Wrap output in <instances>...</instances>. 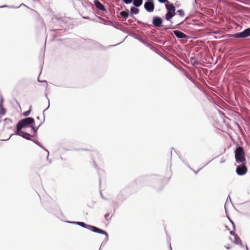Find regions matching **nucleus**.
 Instances as JSON below:
<instances>
[{
  "instance_id": "f257e3e1",
  "label": "nucleus",
  "mask_w": 250,
  "mask_h": 250,
  "mask_svg": "<svg viewBox=\"0 0 250 250\" xmlns=\"http://www.w3.org/2000/svg\"><path fill=\"white\" fill-rule=\"evenodd\" d=\"M70 223L75 224L84 228H86L92 232L105 235L106 236L107 239H108V235L107 233L104 230L99 229L95 226L87 225L85 223L81 222H72Z\"/></svg>"
},
{
  "instance_id": "f03ea898",
  "label": "nucleus",
  "mask_w": 250,
  "mask_h": 250,
  "mask_svg": "<svg viewBox=\"0 0 250 250\" xmlns=\"http://www.w3.org/2000/svg\"><path fill=\"white\" fill-rule=\"evenodd\" d=\"M235 158L237 163L246 162L245 153L242 147L238 146L236 148L235 150Z\"/></svg>"
},
{
  "instance_id": "7ed1b4c3",
  "label": "nucleus",
  "mask_w": 250,
  "mask_h": 250,
  "mask_svg": "<svg viewBox=\"0 0 250 250\" xmlns=\"http://www.w3.org/2000/svg\"><path fill=\"white\" fill-rule=\"evenodd\" d=\"M35 121L33 118L27 117L20 121L17 125V129H21L22 128L30 126L34 123Z\"/></svg>"
},
{
  "instance_id": "20e7f679",
  "label": "nucleus",
  "mask_w": 250,
  "mask_h": 250,
  "mask_svg": "<svg viewBox=\"0 0 250 250\" xmlns=\"http://www.w3.org/2000/svg\"><path fill=\"white\" fill-rule=\"evenodd\" d=\"M230 37L236 38H245L250 36V28L245 29L244 31L230 35Z\"/></svg>"
},
{
  "instance_id": "39448f33",
  "label": "nucleus",
  "mask_w": 250,
  "mask_h": 250,
  "mask_svg": "<svg viewBox=\"0 0 250 250\" xmlns=\"http://www.w3.org/2000/svg\"><path fill=\"white\" fill-rule=\"evenodd\" d=\"M241 165H239L237 167L236 169V172L239 175H243L245 174L248 171L247 167H246V162L245 163H241Z\"/></svg>"
},
{
  "instance_id": "423d86ee",
  "label": "nucleus",
  "mask_w": 250,
  "mask_h": 250,
  "mask_svg": "<svg viewBox=\"0 0 250 250\" xmlns=\"http://www.w3.org/2000/svg\"><path fill=\"white\" fill-rule=\"evenodd\" d=\"M152 23L154 26L156 27H160L161 26H163L165 29L169 28V27L167 26L164 24L162 25V19L159 17H154L152 20Z\"/></svg>"
},
{
  "instance_id": "0eeeda50",
  "label": "nucleus",
  "mask_w": 250,
  "mask_h": 250,
  "mask_svg": "<svg viewBox=\"0 0 250 250\" xmlns=\"http://www.w3.org/2000/svg\"><path fill=\"white\" fill-rule=\"evenodd\" d=\"M230 234L232 236L229 239L236 244H242V242L238 236L232 231H230Z\"/></svg>"
},
{
  "instance_id": "6e6552de",
  "label": "nucleus",
  "mask_w": 250,
  "mask_h": 250,
  "mask_svg": "<svg viewBox=\"0 0 250 250\" xmlns=\"http://www.w3.org/2000/svg\"><path fill=\"white\" fill-rule=\"evenodd\" d=\"M16 134L20 136H21L22 137L28 140H31V139L30 138V136L31 135L27 132H23L21 131V129H17Z\"/></svg>"
},
{
  "instance_id": "1a4fd4ad",
  "label": "nucleus",
  "mask_w": 250,
  "mask_h": 250,
  "mask_svg": "<svg viewBox=\"0 0 250 250\" xmlns=\"http://www.w3.org/2000/svg\"><path fill=\"white\" fill-rule=\"evenodd\" d=\"M144 7L146 11L151 12L154 10V5L152 1H149L145 2Z\"/></svg>"
},
{
  "instance_id": "9d476101",
  "label": "nucleus",
  "mask_w": 250,
  "mask_h": 250,
  "mask_svg": "<svg viewBox=\"0 0 250 250\" xmlns=\"http://www.w3.org/2000/svg\"><path fill=\"white\" fill-rule=\"evenodd\" d=\"M94 4L96 7L99 10L102 11H105L106 10L103 4H102L99 0H94Z\"/></svg>"
},
{
  "instance_id": "9b49d317",
  "label": "nucleus",
  "mask_w": 250,
  "mask_h": 250,
  "mask_svg": "<svg viewBox=\"0 0 250 250\" xmlns=\"http://www.w3.org/2000/svg\"><path fill=\"white\" fill-rule=\"evenodd\" d=\"M174 35L178 38L182 39L187 37L186 35L179 30L174 31Z\"/></svg>"
},
{
  "instance_id": "f8f14e48",
  "label": "nucleus",
  "mask_w": 250,
  "mask_h": 250,
  "mask_svg": "<svg viewBox=\"0 0 250 250\" xmlns=\"http://www.w3.org/2000/svg\"><path fill=\"white\" fill-rule=\"evenodd\" d=\"M166 7L167 10V12L175 13V8L173 4H166Z\"/></svg>"
},
{
  "instance_id": "ddd939ff",
  "label": "nucleus",
  "mask_w": 250,
  "mask_h": 250,
  "mask_svg": "<svg viewBox=\"0 0 250 250\" xmlns=\"http://www.w3.org/2000/svg\"><path fill=\"white\" fill-rule=\"evenodd\" d=\"M190 63L194 66H196L199 63L198 60L194 57H191L190 58Z\"/></svg>"
},
{
  "instance_id": "4468645a",
  "label": "nucleus",
  "mask_w": 250,
  "mask_h": 250,
  "mask_svg": "<svg viewBox=\"0 0 250 250\" xmlns=\"http://www.w3.org/2000/svg\"><path fill=\"white\" fill-rule=\"evenodd\" d=\"M175 13L167 12L166 15V19L167 21H169L175 15Z\"/></svg>"
},
{
  "instance_id": "2eb2a0df",
  "label": "nucleus",
  "mask_w": 250,
  "mask_h": 250,
  "mask_svg": "<svg viewBox=\"0 0 250 250\" xmlns=\"http://www.w3.org/2000/svg\"><path fill=\"white\" fill-rule=\"evenodd\" d=\"M143 3V0H134L133 4L136 7H140Z\"/></svg>"
},
{
  "instance_id": "dca6fc26",
  "label": "nucleus",
  "mask_w": 250,
  "mask_h": 250,
  "mask_svg": "<svg viewBox=\"0 0 250 250\" xmlns=\"http://www.w3.org/2000/svg\"><path fill=\"white\" fill-rule=\"evenodd\" d=\"M120 15L124 18H127L128 17L129 13L128 10L122 11L120 12Z\"/></svg>"
},
{
  "instance_id": "f3484780",
  "label": "nucleus",
  "mask_w": 250,
  "mask_h": 250,
  "mask_svg": "<svg viewBox=\"0 0 250 250\" xmlns=\"http://www.w3.org/2000/svg\"><path fill=\"white\" fill-rule=\"evenodd\" d=\"M130 12L132 14H137L139 12V10L135 7H132L130 9Z\"/></svg>"
},
{
  "instance_id": "a211bd4d",
  "label": "nucleus",
  "mask_w": 250,
  "mask_h": 250,
  "mask_svg": "<svg viewBox=\"0 0 250 250\" xmlns=\"http://www.w3.org/2000/svg\"><path fill=\"white\" fill-rule=\"evenodd\" d=\"M35 144H36L37 145H38L39 146H40L41 147H42V149H43L45 151H46V152L47 153V158H48V156H49V151L46 150V149H45L41 144L40 143L36 141V140H32Z\"/></svg>"
},
{
  "instance_id": "6ab92c4d",
  "label": "nucleus",
  "mask_w": 250,
  "mask_h": 250,
  "mask_svg": "<svg viewBox=\"0 0 250 250\" xmlns=\"http://www.w3.org/2000/svg\"><path fill=\"white\" fill-rule=\"evenodd\" d=\"M22 5L25 6V4L22 3L20 5V6H19L18 7H14L13 6H9V5H2V6H0V8L9 7V8H18L19 7H20L21 6H22Z\"/></svg>"
},
{
  "instance_id": "aec40b11",
  "label": "nucleus",
  "mask_w": 250,
  "mask_h": 250,
  "mask_svg": "<svg viewBox=\"0 0 250 250\" xmlns=\"http://www.w3.org/2000/svg\"><path fill=\"white\" fill-rule=\"evenodd\" d=\"M39 126H40V125H39V126L37 127H35L33 126H31V130L32 132H33L34 135L36 133Z\"/></svg>"
},
{
  "instance_id": "412c9836",
  "label": "nucleus",
  "mask_w": 250,
  "mask_h": 250,
  "mask_svg": "<svg viewBox=\"0 0 250 250\" xmlns=\"http://www.w3.org/2000/svg\"><path fill=\"white\" fill-rule=\"evenodd\" d=\"M0 112H1V114H2V115H4L5 113V110L4 109V108L3 107H2V101L1 102V103H0Z\"/></svg>"
},
{
  "instance_id": "4be33fe9",
  "label": "nucleus",
  "mask_w": 250,
  "mask_h": 250,
  "mask_svg": "<svg viewBox=\"0 0 250 250\" xmlns=\"http://www.w3.org/2000/svg\"><path fill=\"white\" fill-rule=\"evenodd\" d=\"M30 112H31V109H29L28 111L23 112V115L24 116H27L30 114Z\"/></svg>"
},
{
  "instance_id": "5701e85b",
  "label": "nucleus",
  "mask_w": 250,
  "mask_h": 250,
  "mask_svg": "<svg viewBox=\"0 0 250 250\" xmlns=\"http://www.w3.org/2000/svg\"><path fill=\"white\" fill-rule=\"evenodd\" d=\"M177 13L180 16H183L184 14V11L182 10H179L177 11Z\"/></svg>"
},
{
  "instance_id": "b1692460",
  "label": "nucleus",
  "mask_w": 250,
  "mask_h": 250,
  "mask_svg": "<svg viewBox=\"0 0 250 250\" xmlns=\"http://www.w3.org/2000/svg\"><path fill=\"white\" fill-rule=\"evenodd\" d=\"M123 1L126 4L131 3L133 0H123Z\"/></svg>"
},
{
  "instance_id": "393cba45",
  "label": "nucleus",
  "mask_w": 250,
  "mask_h": 250,
  "mask_svg": "<svg viewBox=\"0 0 250 250\" xmlns=\"http://www.w3.org/2000/svg\"><path fill=\"white\" fill-rule=\"evenodd\" d=\"M47 99H48V105L47 106V107L43 111V113H44V112L47 109H48L49 107V106H50V103H49V99L47 97Z\"/></svg>"
},
{
  "instance_id": "a878e982",
  "label": "nucleus",
  "mask_w": 250,
  "mask_h": 250,
  "mask_svg": "<svg viewBox=\"0 0 250 250\" xmlns=\"http://www.w3.org/2000/svg\"><path fill=\"white\" fill-rule=\"evenodd\" d=\"M160 3H165L167 1V0H158Z\"/></svg>"
},
{
  "instance_id": "bb28decb",
  "label": "nucleus",
  "mask_w": 250,
  "mask_h": 250,
  "mask_svg": "<svg viewBox=\"0 0 250 250\" xmlns=\"http://www.w3.org/2000/svg\"><path fill=\"white\" fill-rule=\"evenodd\" d=\"M108 216H109V214H106L104 216L107 219V217H108Z\"/></svg>"
},
{
  "instance_id": "cd10ccee",
  "label": "nucleus",
  "mask_w": 250,
  "mask_h": 250,
  "mask_svg": "<svg viewBox=\"0 0 250 250\" xmlns=\"http://www.w3.org/2000/svg\"><path fill=\"white\" fill-rule=\"evenodd\" d=\"M225 247L226 248V249H229L230 248V247L229 246H225Z\"/></svg>"
},
{
  "instance_id": "c85d7f7f",
  "label": "nucleus",
  "mask_w": 250,
  "mask_h": 250,
  "mask_svg": "<svg viewBox=\"0 0 250 250\" xmlns=\"http://www.w3.org/2000/svg\"><path fill=\"white\" fill-rule=\"evenodd\" d=\"M185 76H186V77H188V74H187V73H186V72H185Z\"/></svg>"
},
{
  "instance_id": "c756f323",
  "label": "nucleus",
  "mask_w": 250,
  "mask_h": 250,
  "mask_svg": "<svg viewBox=\"0 0 250 250\" xmlns=\"http://www.w3.org/2000/svg\"><path fill=\"white\" fill-rule=\"evenodd\" d=\"M38 81L40 82H44V81H40V80L38 79Z\"/></svg>"
},
{
  "instance_id": "7c9ffc66",
  "label": "nucleus",
  "mask_w": 250,
  "mask_h": 250,
  "mask_svg": "<svg viewBox=\"0 0 250 250\" xmlns=\"http://www.w3.org/2000/svg\"><path fill=\"white\" fill-rule=\"evenodd\" d=\"M116 45H114V46H115ZM113 46V45H110L109 47Z\"/></svg>"
},
{
  "instance_id": "2f4dec72",
  "label": "nucleus",
  "mask_w": 250,
  "mask_h": 250,
  "mask_svg": "<svg viewBox=\"0 0 250 250\" xmlns=\"http://www.w3.org/2000/svg\"><path fill=\"white\" fill-rule=\"evenodd\" d=\"M148 1H152L153 0H148Z\"/></svg>"
}]
</instances>
